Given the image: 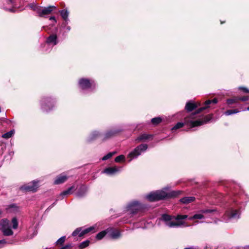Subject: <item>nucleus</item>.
Segmentation results:
<instances>
[{
    "instance_id": "obj_35",
    "label": "nucleus",
    "mask_w": 249,
    "mask_h": 249,
    "mask_svg": "<svg viewBox=\"0 0 249 249\" xmlns=\"http://www.w3.org/2000/svg\"><path fill=\"white\" fill-rule=\"evenodd\" d=\"M116 153L115 152H109L108 153L107 155H106V156H104L103 158H102V160H106L108 159H109V158H110L113 155H114Z\"/></svg>"
},
{
    "instance_id": "obj_17",
    "label": "nucleus",
    "mask_w": 249,
    "mask_h": 249,
    "mask_svg": "<svg viewBox=\"0 0 249 249\" xmlns=\"http://www.w3.org/2000/svg\"><path fill=\"white\" fill-rule=\"evenodd\" d=\"M184 223L183 221H173L171 220L166 223V226L169 228L178 227L183 225Z\"/></svg>"
},
{
    "instance_id": "obj_34",
    "label": "nucleus",
    "mask_w": 249,
    "mask_h": 249,
    "mask_svg": "<svg viewBox=\"0 0 249 249\" xmlns=\"http://www.w3.org/2000/svg\"><path fill=\"white\" fill-rule=\"evenodd\" d=\"M89 240H86L85 241L81 243L80 244L79 247L81 249H84L87 247H88L89 245Z\"/></svg>"
},
{
    "instance_id": "obj_38",
    "label": "nucleus",
    "mask_w": 249,
    "mask_h": 249,
    "mask_svg": "<svg viewBox=\"0 0 249 249\" xmlns=\"http://www.w3.org/2000/svg\"><path fill=\"white\" fill-rule=\"evenodd\" d=\"M82 228H77L72 233L73 236H76L78 235L79 236V233L81 232Z\"/></svg>"
},
{
    "instance_id": "obj_10",
    "label": "nucleus",
    "mask_w": 249,
    "mask_h": 249,
    "mask_svg": "<svg viewBox=\"0 0 249 249\" xmlns=\"http://www.w3.org/2000/svg\"><path fill=\"white\" fill-rule=\"evenodd\" d=\"M53 101L50 98H45L41 101V107L44 111L50 110L53 106Z\"/></svg>"
},
{
    "instance_id": "obj_5",
    "label": "nucleus",
    "mask_w": 249,
    "mask_h": 249,
    "mask_svg": "<svg viewBox=\"0 0 249 249\" xmlns=\"http://www.w3.org/2000/svg\"><path fill=\"white\" fill-rule=\"evenodd\" d=\"M79 87L83 90L91 89L94 88L95 84L93 81H90L88 79L81 78L78 82Z\"/></svg>"
},
{
    "instance_id": "obj_6",
    "label": "nucleus",
    "mask_w": 249,
    "mask_h": 249,
    "mask_svg": "<svg viewBox=\"0 0 249 249\" xmlns=\"http://www.w3.org/2000/svg\"><path fill=\"white\" fill-rule=\"evenodd\" d=\"M240 212L237 210H234L233 208H230L227 210L225 214L224 218H226V221H227L229 219H237L240 217Z\"/></svg>"
},
{
    "instance_id": "obj_39",
    "label": "nucleus",
    "mask_w": 249,
    "mask_h": 249,
    "mask_svg": "<svg viewBox=\"0 0 249 249\" xmlns=\"http://www.w3.org/2000/svg\"><path fill=\"white\" fill-rule=\"evenodd\" d=\"M12 223L13 224V228L16 229L18 226V222L16 218H13L12 220Z\"/></svg>"
},
{
    "instance_id": "obj_9",
    "label": "nucleus",
    "mask_w": 249,
    "mask_h": 249,
    "mask_svg": "<svg viewBox=\"0 0 249 249\" xmlns=\"http://www.w3.org/2000/svg\"><path fill=\"white\" fill-rule=\"evenodd\" d=\"M39 181L34 180L32 182L22 186L20 187V189L22 190L29 191V192H35L36 191L38 186V183Z\"/></svg>"
},
{
    "instance_id": "obj_45",
    "label": "nucleus",
    "mask_w": 249,
    "mask_h": 249,
    "mask_svg": "<svg viewBox=\"0 0 249 249\" xmlns=\"http://www.w3.org/2000/svg\"><path fill=\"white\" fill-rule=\"evenodd\" d=\"M184 249H193V248H185Z\"/></svg>"
},
{
    "instance_id": "obj_40",
    "label": "nucleus",
    "mask_w": 249,
    "mask_h": 249,
    "mask_svg": "<svg viewBox=\"0 0 249 249\" xmlns=\"http://www.w3.org/2000/svg\"><path fill=\"white\" fill-rule=\"evenodd\" d=\"M8 242L4 239L0 240V249L4 247Z\"/></svg>"
},
{
    "instance_id": "obj_2",
    "label": "nucleus",
    "mask_w": 249,
    "mask_h": 249,
    "mask_svg": "<svg viewBox=\"0 0 249 249\" xmlns=\"http://www.w3.org/2000/svg\"><path fill=\"white\" fill-rule=\"evenodd\" d=\"M168 188H164L163 190H158L150 193L146 196V198L149 201H155L163 199L166 197H175L179 195L181 193L180 191H172L167 192Z\"/></svg>"
},
{
    "instance_id": "obj_4",
    "label": "nucleus",
    "mask_w": 249,
    "mask_h": 249,
    "mask_svg": "<svg viewBox=\"0 0 249 249\" xmlns=\"http://www.w3.org/2000/svg\"><path fill=\"white\" fill-rule=\"evenodd\" d=\"M10 225V221L7 219H2L0 221V230L4 235L9 236L13 234Z\"/></svg>"
},
{
    "instance_id": "obj_30",
    "label": "nucleus",
    "mask_w": 249,
    "mask_h": 249,
    "mask_svg": "<svg viewBox=\"0 0 249 249\" xmlns=\"http://www.w3.org/2000/svg\"><path fill=\"white\" fill-rule=\"evenodd\" d=\"M14 133V130H11L8 132L3 134L2 137L5 139H9L11 138Z\"/></svg>"
},
{
    "instance_id": "obj_47",
    "label": "nucleus",
    "mask_w": 249,
    "mask_h": 249,
    "mask_svg": "<svg viewBox=\"0 0 249 249\" xmlns=\"http://www.w3.org/2000/svg\"><path fill=\"white\" fill-rule=\"evenodd\" d=\"M246 110H249V107H248L246 108Z\"/></svg>"
},
{
    "instance_id": "obj_21",
    "label": "nucleus",
    "mask_w": 249,
    "mask_h": 249,
    "mask_svg": "<svg viewBox=\"0 0 249 249\" xmlns=\"http://www.w3.org/2000/svg\"><path fill=\"white\" fill-rule=\"evenodd\" d=\"M152 136L147 134H142L139 136L136 140V141L140 142L141 141L149 139Z\"/></svg>"
},
{
    "instance_id": "obj_31",
    "label": "nucleus",
    "mask_w": 249,
    "mask_h": 249,
    "mask_svg": "<svg viewBox=\"0 0 249 249\" xmlns=\"http://www.w3.org/2000/svg\"><path fill=\"white\" fill-rule=\"evenodd\" d=\"M74 187L73 186H71L70 187L68 190L63 192L61 193L60 196H66L69 194H70L72 193V191L74 189Z\"/></svg>"
},
{
    "instance_id": "obj_37",
    "label": "nucleus",
    "mask_w": 249,
    "mask_h": 249,
    "mask_svg": "<svg viewBox=\"0 0 249 249\" xmlns=\"http://www.w3.org/2000/svg\"><path fill=\"white\" fill-rule=\"evenodd\" d=\"M66 239V236H63L57 240L56 243L57 245H62L64 243Z\"/></svg>"
},
{
    "instance_id": "obj_41",
    "label": "nucleus",
    "mask_w": 249,
    "mask_h": 249,
    "mask_svg": "<svg viewBox=\"0 0 249 249\" xmlns=\"http://www.w3.org/2000/svg\"><path fill=\"white\" fill-rule=\"evenodd\" d=\"M238 99H239V100H241L242 101H247L249 100V96H243L242 97H238Z\"/></svg>"
},
{
    "instance_id": "obj_27",
    "label": "nucleus",
    "mask_w": 249,
    "mask_h": 249,
    "mask_svg": "<svg viewBox=\"0 0 249 249\" xmlns=\"http://www.w3.org/2000/svg\"><path fill=\"white\" fill-rule=\"evenodd\" d=\"M7 210L10 212H15L18 211V208L16 204H11L8 206Z\"/></svg>"
},
{
    "instance_id": "obj_16",
    "label": "nucleus",
    "mask_w": 249,
    "mask_h": 249,
    "mask_svg": "<svg viewBox=\"0 0 249 249\" xmlns=\"http://www.w3.org/2000/svg\"><path fill=\"white\" fill-rule=\"evenodd\" d=\"M47 44H52L53 46L55 45L57 43V36L53 34L50 35L47 39Z\"/></svg>"
},
{
    "instance_id": "obj_7",
    "label": "nucleus",
    "mask_w": 249,
    "mask_h": 249,
    "mask_svg": "<svg viewBox=\"0 0 249 249\" xmlns=\"http://www.w3.org/2000/svg\"><path fill=\"white\" fill-rule=\"evenodd\" d=\"M214 210L211 209H202L199 210L193 216L188 217L189 220H193L194 219H204L205 216L204 214L212 213L213 212Z\"/></svg>"
},
{
    "instance_id": "obj_12",
    "label": "nucleus",
    "mask_w": 249,
    "mask_h": 249,
    "mask_svg": "<svg viewBox=\"0 0 249 249\" xmlns=\"http://www.w3.org/2000/svg\"><path fill=\"white\" fill-rule=\"evenodd\" d=\"M108 236L112 239H116L120 237L121 233L119 230L113 228L107 229Z\"/></svg>"
},
{
    "instance_id": "obj_29",
    "label": "nucleus",
    "mask_w": 249,
    "mask_h": 249,
    "mask_svg": "<svg viewBox=\"0 0 249 249\" xmlns=\"http://www.w3.org/2000/svg\"><path fill=\"white\" fill-rule=\"evenodd\" d=\"M238 101H239L238 97H236L233 98L232 99H228L227 100V103L228 105H232V104L237 103Z\"/></svg>"
},
{
    "instance_id": "obj_22",
    "label": "nucleus",
    "mask_w": 249,
    "mask_h": 249,
    "mask_svg": "<svg viewBox=\"0 0 249 249\" xmlns=\"http://www.w3.org/2000/svg\"><path fill=\"white\" fill-rule=\"evenodd\" d=\"M116 133V132L115 130H109L105 134L103 140H106L110 138L113 136H114Z\"/></svg>"
},
{
    "instance_id": "obj_26",
    "label": "nucleus",
    "mask_w": 249,
    "mask_h": 249,
    "mask_svg": "<svg viewBox=\"0 0 249 249\" xmlns=\"http://www.w3.org/2000/svg\"><path fill=\"white\" fill-rule=\"evenodd\" d=\"M161 219L165 222V224L166 226V223L172 219V217L169 215L164 214L162 215Z\"/></svg>"
},
{
    "instance_id": "obj_46",
    "label": "nucleus",
    "mask_w": 249,
    "mask_h": 249,
    "mask_svg": "<svg viewBox=\"0 0 249 249\" xmlns=\"http://www.w3.org/2000/svg\"><path fill=\"white\" fill-rule=\"evenodd\" d=\"M9 11L11 12L14 11L12 9H9Z\"/></svg>"
},
{
    "instance_id": "obj_14",
    "label": "nucleus",
    "mask_w": 249,
    "mask_h": 249,
    "mask_svg": "<svg viewBox=\"0 0 249 249\" xmlns=\"http://www.w3.org/2000/svg\"><path fill=\"white\" fill-rule=\"evenodd\" d=\"M200 106V103H196L192 101L188 102L185 106V109L188 112H190L196 108L198 106Z\"/></svg>"
},
{
    "instance_id": "obj_1",
    "label": "nucleus",
    "mask_w": 249,
    "mask_h": 249,
    "mask_svg": "<svg viewBox=\"0 0 249 249\" xmlns=\"http://www.w3.org/2000/svg\"><path fill=\"white\" fill-rule=\"evenodd\" d=\"M217 99L216 98L212 100H208L205 102V106L199 108L196 112L192 113L189 116L186 117L184 119V123H178L173 128L172 130H175L181 128L184 124L189 126L191 128L203 125L208 122L211 117L208 116H200L197 114L204 110L211 107L212 104H216L217 103Z\"/></svg>"
},
{
    "instance_id": "obj_15",
    "label": "nucleus",
    "mask_w": 249,
    "mask_h": 249,
    "mask_svg": "<svg viewBox=\"0 0 249 249\" xmlns=\"http://www.w3.org/2000/svg\"><path fill=\"white\" fill-rule=\"evenodd\" d=\"M68 179V177L64 174H61L59 176H57L54 181V184H60L64 183L66 180Z\"/></svg>"
},
{
    "instance_id": "obj_13",
    "label": "nucleus",
    "mask_w": 249,
    "mask_h": 249,
    "mask_svg": "<svg viewBox=\"0 0 249 249\" xmlns=\"http://www.w3.org/2000/svg\"><path fill=\"white\" fill-rule=\"evenodd\" d=\"M122 167H108L105 169L103 171V173H106L109 175H112L115 174V173L117 172H119L121 171Z\"/></svg>"
},
{
    "instance_id": "obj_48",
    "label": "nucleus",
    "mask_w": 249,
    "mask_h": 249,
    "mask_svg": "<svg viewBox=\"0 0 249 249\" xmlns=\"http://www.w3.org/2000/svg\"><path fill=\"white\" fill-rule=\"evenodd\" d=\"M68 29L69 30H70V27H68Z\"/></svg>"
},
{
    "instance_id": "obj_19",
    "label": "nucleus",
    "mask_w": 249,
    "mask_h": 249,
    "mask_svg": "<svg viewBox=\"0 0 249 249\" xmlns=\"http://www.w3.org/2000/svg\"><path fill=\"white\" fill-rule=\"evenodd\" d=\"M97 228V225H95L93 226L90 227L89 228H86L83 230H81V232L79 233V237H81L84 235L90 232L93 231Z\"/></svg>"
},
{
    "instance_id": "obj_32",
    "label": "nucleus",
    "mask_w": 249,
    "mask_h": 249,
    "mask_svg": "<svg viewBox=\"0 0 249 249\" xmlns=\"http://www.w3.org/2000/svg\"><path fill=\"white\" fill-rule=\"evenodd\" d=\"M151 121L153 124L157 125L162 121V119L160 117H155L152 119Z\"/></svg>"
},
{
    "instance_id": "obj_42",
    "label": "nucleus",
    "mask_w": 249,
    "mask_h": 249,
    "mask_svg": "<svg viewBox=\"0 0 249 249\" xmlns=\"http://www.w3.org/2000/svg\"><path fill=\"white\" fill-rule=\"evenodd\" d=\"M239 89H242L243 90V91L246 92V93L249 92V90L247 88H246L240 87Z\"/></svg>"
},
{
    "instance_id": "obj_20",
    "label": "nucleus",
    "mask_w": 249,
    "mask_h": 249,
    "mask_svg": "<svg viewBox=\"0 0 249 249\" xmlns=\"http://www.w3.org/2000/svg\"><path fill=\"white\" fill-rule=\"evenodd\" d=\"M195 200V197L194 196H187L180 199L181 202L184 204H188L193 202Z\"/></svg>"
},
{
    "instance_id": "obj_3",
    "label": "nucleus",
    "mask_w": 249,
    "mask_h": 249,
    "mask_svg": "<svg viewBox=\"0 0 249 249\" xmlns=\"http://www.w3.org/2000/svg\"><path fill=\"white\" fill-rule=\"evenodd\" d=\"M147 149V145L146 144H142L136 147L133 151L128 155V158H130L129 161H131L133 159L137 158L142 152L145 151Z\"/></svg>"
},
{
    "instance_id": "obj_33",
    "label": "nucleus",
    "mask_w": 249,
    "mask_h": 249,
    "mask_svg": "<svg viewBox=\"0 0 249 249\" xmlns=\"http://www.w3.org/2000/svg\"><path fill=\"white\" fill-rule=\"evenodd\" d=\"M125 160V156L123 155H121L116 157L115 159V161L116 162H120L121 161H124Z\"/></svg>"
},
{
    "instance_id": "obj_49",
    "label": "nucleus",
    "mask_w": 249,
    "mask_h": 249,
    "mask_svg": "<svg viewBox=\"0 0 249 249\" xmlns=\"http://www.w3.org/2000/svg\"><path fill=\"white\" fill-rule=\"evenodd\" d=\"M34 234H35V235H36V232H35Z\"/></svg>"
},
{
    "instance_id": "obj_25",
    "label": "nucleus",
    "mask_w": 249,
    "mask_h": 249,
    "mask_svg": "<svg viewBox=\"0 0 249 249\" xmlns=\"http://www.w3.org/2000/svg\"><path fill=\"white\" fill-rule=\"evenodd\" d=\"M108 233L107 231V229H106L105 231H102L101 232H100L98 233L96 236V238L97 240H101L103 237L105 236V235Z\"/></svg>"
},
{
    "instance_id": "obj_11",
    "label": "nucleus",
    "mask_w": 249,
    "mask_h": 249,
    "mask_svg": "<svg viewBox=\"0 0 249 249\" xmlns=\"http://www.w3.org/2000/svg\"><path fill=\"white\" fill-rule=\"evenodd\" d=\"M142 208V205L137 201H132L128 206V210L132 214L136 213L139 210Z\"/></svg>"
},
{
    "instance_id": "obj_36",
    "label": "nucleus",
    "mask_w": 249,
    "mask_h": 249,
    "mask_svg": "<svg viewBox=\"0 0 249 249\" xmlns=\"http://www.w3.org/2000/svg\"><path fill=\"white\" fill-rule=\"evenodd\" d=\"M188 217L187 215H181V214H178L175 217V219L177 220H178V221H180L179 220L182 219H186Z\"/></svg>"
},
{
    "instance_id": "obj_24",
    "label": "nucleus",
    "mask_w": 249,
    "mask_h": 249,
    "mask_svg": "<svg viewBox=\"0 0 249 249\" xmlns=\"http://www.w3.org/2000/svg\"><path fill=\"white\" fill-rule=\"evenodd\" d=\"M61 16H62V18L66 21L68 20V16L69 13L67 10H62L59 11Z\"/></svg>"
},
{
    "instance_id": "obj_28",
    "label": "nucleus",
    "mask_w": 249,
    "mask_h": 249,
    "mask_svg": "<svg viewBox=\"0 0 249 249\" xmlns=\"http://www.w3.org/2000/svg\"><path fill=\"white\" fill-rule=\"evenodd\" d=\"M239 112V111L237 109H230V110H228L226 111H225L224 112V114H225L227 116H229V115H232L233 114L238 113Z\"/></svg>"
},
{
    "instance_id": "obj_18",
    "label": "nucleus",
    "mask_w": 249,
    "mask_h": 249,
    "mask_svg": "<svg viewBox=\"0 0 249 249\" xmlns=\"http://www.w3.org/2000/svg\"><path fill=\"white\" fill-rule=\"evenodd\" d=\"M87 191L88 188L84 185H82L80 187L77 193V196L78 197H82L85 196Z\"/></svg>"
},
{
    "instance_id": "obj_43",
    "label": "nucleus",
    "mask_w": 249,
    "mask_h": 249,
    "mask_svg": "<svg viewBox=\"0 0 249 249\" xmlns=\"http://www.w3.org/2000/svg\"><path fill=\"white\" fill-rule=\"evenodd\" d=\"M50 20H53L55 22H56V20L55 19V18L54 17H51L50 18Z\"/></svg>"
},
{
    "instance_id": "obj_23",
    "label": "nucleus",
    "mask_w": 249,
    "mask_h": 249,
    "mask_svg": "<svg viewBox=\"0 0 249 249\" xmlns=\"http://www.w3.org/2000/svg\"><path fill=\"white\" fill-rule=\"evenodd\" d=\"M99 136V133L97 131L92 132L88 138V141L90 142L98 138Z\"/></svg>"
},
{
    "instance_id": "obj_50",
    "label": "nucleus",
    "mask_w": 249,
    "mask_h": 249,
    "mask_svg": "<svg viewBox=\"0 0 249 249\" xmlns=\"http://www.w3.org/2000/svg\"><path fill=\"white\" fill-rule=\"evenodd\" d=\"M116 132V133H117V131H115ZM118 132H119V131H118Z\"/></svg>"
},
{
    "instance_id": "obj_8",
    "label": "nucleus",
    "mask_w": 249,
    "mask_h": 249,
    "mask_svg": "<svg viewBox=\"0 0 249 249\" xmlns=\"http://www.w3.org/2000/svg\"><path fill=\"white\" fill-rule=\"evenodd\" d=\"M55 8V6H50L47 7H37L36 10L40 17H42L51 14L53 10Z\"/></svg>"
},
{
    "instance_id": "obj_44",
    "label": "nucleus",
    "mask_w": 249,
    "mask_h": 249,
    "mask_svg": "<svg viewBox=\"0 0 249 249\" xmlns=\"http://www.w3.org/2000/svg\"><path fill=\"white\" fill-rule=\"evenodd\" d=\"M9 2L13 4V0H8Z\"/></svg>"
}]
</instances>
